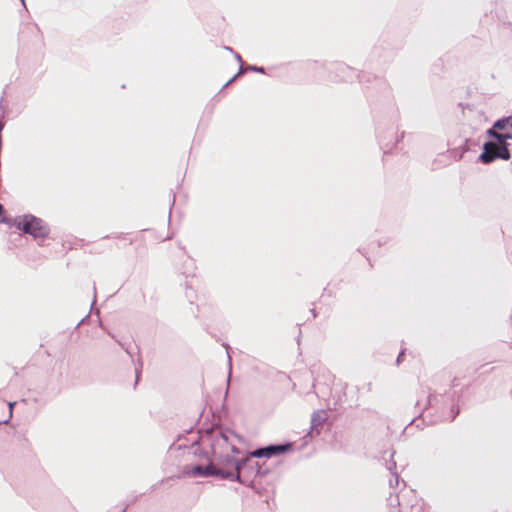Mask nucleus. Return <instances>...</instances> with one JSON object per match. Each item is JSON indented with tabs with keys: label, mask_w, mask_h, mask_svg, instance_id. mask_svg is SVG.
I'll return each mask as SVG.
<instances>
[{
	"label": "nucleus",
	"mask_w": 512,
	"mask_h": 512,
	"mask_svg": "<svg viewBox=\"0 0 512 512\" xmlns=\"http://www.w3.org/2000/svg\"><path fill=\"white\" fill-rule=\"evenodd\" d=\"M500 158L503 160H508L510 158L509 150L507 149L506 143L501 144L497 141L488 142L484 145V151L480 155V159L483 163H490L495 159Z\"/></svg>",
	"instance_id": "2"
},
{
	"label": "nucleus",
	"mask_w": 512,
	"mask_h": 512,
	"mask_svg": "<svg viewBox=\"0 0 512 512\" xmlns=\"http://www.w3.org/2000/svg\"><path fill=\"white\" fill-rule=\"evenodd\" d=\"M2 214V206L0 205V215ZM3 220H0L2 222Z\"/></svg>",
	"instance_id": "10"
},
{
	"label": "nucleus",
	"mask_w": 512,
	"mask_h": 512,
	"mask_svg": "<svg viewBox=\"0 0 512 512\" xmlns=\"http://www.w3.org/2000/svg\"><path fill=\"white\" fill-rule=\"evenodd\" d=\"M289 446L286 445H277V446H268L266 448L258 449L251 452L252 457L261 458V457H272L274 455H278L287 451Z\"/></svg>",
	"instance_id": "5"
},
{
	"label": "nucleus",
	"mask_w": 512,
	"mask_h": 512,
	"mask_svg": "<svg viewBox=\"0 0 512 512\" xmlns=\"http://www.w3.org/2000/svg\"><path fill=\"white\" fill-rule=\"evenodd\" d=\"M19 229L33 237H45L48 234L46 225L34 216H24L15 223Z\"/></svg>",
	"instance_id": "1"
},
{
	"label": "nucleus",
	"mask_w": 512,
	"mask_h": 512,
	"mask_svg": "<svg viewBox=\"0 0 512 512\" xmlns=\"http://www.w3.org/2000/svg\"><path fill=\"white\" fill-rule=\"evenodd\" d=\"M456 414H457V412H456V413H454V414L451 416V419H454V418H455V416H456Z\"/></svg>",
	"instance_id": "11"
},
{
	"label": "nucleus",
	"mask_w": 512,
	"mask_h": 512,
	"mask_svg": "<svg viewBox=\"0 0 512 512\" xmlns=\"http://www.w3.org/2000/svg\"><path fill=\"white\" fill-rule=\"evenodd\" d=\"M250 69L253 70V71L263 72L262 68L251 67Z\"/></svg>",
	"instance_id": "7"
},
{
	"label": "nucleus",
	"mask_w": 512,
	"mask_h": 512,
	"mask_svg": "<svg viewBox=\"0 0 512 512\" xmlns=\"http://www.w3.org/2000/svg\"><path fill=\"white\" fill-rule=\"evenodd\" d=\"M488 133L501 144L506 143L508 139H512V116L496 121Z\"/></svg>",
	"instance_id": "4"
},
{
	"label": "nucleus",
	"mask_w": 512,
	"mask_h": 512,
	"mask_svg": "<svg viewBox=\"0 0 512 512\" xmlns=\"http://www.w3.org/2000/svg\"><path fill=\"white\" fill-rule=\"evenodd\" d=\"M320 418V415L317 413V414H314L313 415V418H312V421L313 423H315L317 421V419Z\"/></svg>",
	"instance_id": "6"
},
{
	"label": "nucleus",
	"mask_w": 512,
	"mask_h": 512,
	"mask_svg": "<svg viewBox=\"0 0 512 512\" xmlns=\"http://www.w3.org/2000/svg\"><path fill=\"white\" fill-rule=\"evenodd\" d=\"M13 405H14L13 403L9 404L10 412L12 411Z\"/></svg>",
	"instance_id": "8"
},
{
	"label": "nucleus",
	"mask_w": 512,
	"mask_h": 512,
	"mask_svg": "<svg viewBox=\"0 0 512 512\" xmlns=\"http://www.w3.org/2000/svg\"><path fill=\"white\" fill-rule=\"evenodd\" d=\"M395 476V482H398V476L396 474H393Z\"/></svg>",
	"instance_id": "9"
},
{
	"label": "nucleus",
	"mask_w": 512,
	"mask_h": 512,
	"mask_svg": "<svg viewBox=\"0 0 512 512\" xmlns=\"http://www.w3.org/2000/svg\"><path fill=\"white\" fill-rule=\"evenodd\" d=\"M232 466L235 469L236 473L224 472L222 470H216V469L212 468V466L209 465V466H207L205 468L200 467V466H195V467H193L189 471V474L192 475V476H212V475H216V476H220L222 478L238 480L239 479V470L241 468V463L238 462V461H233L232 462Z\"/></svg>",
	"instance_id": "3"
}]
</instances>
